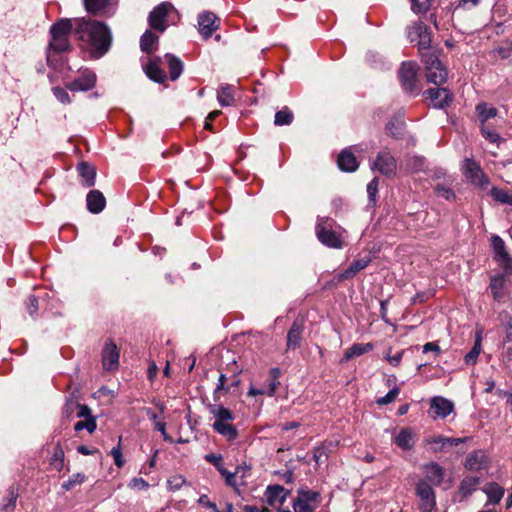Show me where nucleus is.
<instances>
[{"mask_svg": "<svg viewBox=\"0 0 512 512\" xmlns=\"http://www.w3.org/2000/svg\"><path fill=\"white\" fill-rule=\"evenodd\" d=\"M74 21V33L77 38L90 47L94 57H102L109 50L112 42L108 26L87 18H77Z\"/></svg>", "mask_w": 512, "mask_h": 512, "instance_id": "1", "label": "nucleus"}, {"mask_svg": "<svg viewBox=\"0 0 512 512\" xmlns=\"http://www.w3.org/2000/svg\"><path fill=\"white\" fill-rule=\"evenodd\" d=\"M210 412L215 419L213 423L214 430L229 440L235 439L237 429L233 425V413L221 405L212 406Z\"/></svg>", "mask_w": 512, "mask_h": 512, "instance_id": "2", "label": "nucleus"}, {"mask_svg": "<svg viewBox=\"0 0 512 512\" xmlns=\"http://www.w3.org/2000/svg\"><path fill=\"white\" fill-rule=\"evenodd\" d=\"M73 28L72 20L60 19L54 23L50 28L51 40L49 48L55 52H64L70 48L69 34Z\"/></svg>", "mask_w": 512, "mask_h": 512, "instance_id": "3", "label": "nucleus"}, {"mask_svg": "<svg viewBox=\"0 0 512 512\" xmlns=\"http://www.w3.org/2000/svg\"><path fill=\"white\" fill-rule=\"evenodd\" d=\"M422 60L426 68V77L429 82L435 85H441L447 80V69L434 53H422Z\"/></svg>", "mask_w": 512, "mask_h": 512, "instance_id": "4", "label": "nucleus"}, {"mask_svg": "<svg viewBox=\"0 0 512 512\" xmlns=\"http://www.w3.org/2000/svg\"><path fill=\"white\" fill-rule=\"evenodd\" d=\"M316 236L325 246L340 249L342 247V238L333 230V220L329 218H319L316 224Z\"/></svg>", "mask_w": 512, "mask_h": 512, "instance_id": "5", "label": "nucleus"}, {"mask_svg": "<svg viewBox=\"0 0 512 512\" xmlns=\"http://www.w3.org/2000/svg\"><path fill=\"white\" fill-rule=\"evenodd\" d=\"M416 496L419 498V509L421 512H435L436 497L433 488L424 480L416 484Z\"/></svg>", "mask_w": 512, "mask_h": 512, "instance_id": "6", "label": "nucleus"}, {"mask_svg": "<svg viewBox=\"0 0 512 512\" xmlns=\"http://www.w3.org/2000/svg\"><path fill=\"white\" fill-rule=\"evenodd\" d=\"M408 38L411 42L417 44L421 54L428 52H424V50H428L430 47L431 36L426 24L423 22L414 23L408 30Z\"/></svg>", "mask_w": 512, "mask_h": 512, "instance_id": "7", "label": "nucleus"}, {"mask_svg": "<svg viewBox=\"0 0 512 512\" xmlns=\"http://www.w3.org/2000/svg\"><path fill=\"white\" fill-rule=\"evenodd\" d=\"M418 66L415 62H404L399 71V78L403 89L408 93H417L416 76Z\"/></svg>", "mask_w": 512, "mask_h": 512, "instance_id": "8", "label": "nucleus"}, {"mask_svg": "<svg viewBox=\"0 0 512 512\" xmlns=\"http://www.w3.org/2000/svg\"><path fill=\"white\" fill-rule=\"evenodd\" d=\"M372 170H377L381 174L391 176L396 172V160L389 151H381L371 165Z\"/></svg>", "mask_w": 512, "mask_h": 512, "instance_id": "9", "label": "nucleus"}, {"mask_svg": "<svg viewBox=\"0 0 512 512\" xmlns=\"http://www.w3.org/2000/svg\"><path fill=\"white\" fill-rule=\"evenodd\" d=\"M173 9L172 4L168 2H163L155 7L150 15H149V24L150 26L158 30L159 32H164L166 29V18L170 10Z\"/></svg>", "mask_w": 512, "mask_h": 512, "instance_id": "10", "label": "nucleus"}, {"mask_svg": "<svg viewBox=\"0 0 512 512\" xmlns=\"http://www.w3.org/2000/svg\"><path fill=\"white\" fill-rule=\"evenodd\" d=\"M77 416L82 418L74 424L75 431L87 430L92 433L96 429L95 418L91 415V410L87 405L76 404Z\"/></svg>", "mask_w": 512, "mask_h": 512, "instance_id": "11", "label": "nucleus"}, {"mask_svg": "<svg viewBox=\"0 0 512 512\" xmlns=\"http://www.w3.org/2000/svg\"><path fill=\"white\" fill-rule=\"evenodd\" d=\"M426 99H429L435 108H444L453 99L452 94L446 88H429L425 91Z\"/></svg>", "mask_w": 512, "mask_h": 512, "instance_id": "12", "label": "nucleus"}, {"mask_svg": "<svg viewBox=\"0 0 512 512\" xmlns=\"http://www.w3.org/2000/svg\"><path fill=\"white\" fill-rule=\"evenodd\" d=\"M430 410L433 418L444 419L454 411V404L444 397L435 396L430 401Z\"/></svg>", "mask_w": 512, "mask_h": 512, "instance_id": "13", "label": "nucleus"}, {"mask_svg": "<svg viewBox=\"0 0 512 512\" xmlns=\"http://www.w3.org/2000/svg\"><path fill=\"white\" fill-rule=\"evenodd\" d=\"M102 363L105 370H114L119 365V349L112 340L105 343L102 352Z\"/></svg>", "mask_w": 512, "mask_h": 512, "instance_id": "14", "label": "nucleus"}, {"mask_svg": "<svg viewBox=\"0 0 512 512\" xmlns=\"http://www.w3.org/2000/svg\"><path fill=\"white\" fill-rule=\"evenodd\" d=\"M472 439L470 437H445L443 435H435L426 439V445H436L439 448H447L459 446L462 444L470 445Z\"/></svg>", "mask_w": 512, "mask_h": 512, "instance_id": "15", "label": "nucleus"}, {"mask_svg": "<svg viewBox=\"0 0 512 512\" xmlns=\"http://www.w3.org/2000/svg\"><path fill=\"white\" fill-rule=\"evenodd\" d=\"M95 83V73L89 70H85L77 79L69 82L67 84V88L70 91H88L95 86Z\"/></svg>", "mask_w": 512, "mask_h": 512, "instance_id": "16", "label": "nucleus"}, {"mask_svg": "<svg viewBox=\"0 0 512 512\" xmlns=\"http://www.w3.org/2000/svg\"><path fill=\"white\" fill-rule=\"evenodd\" d=\"M198 30L204 39L211 37L218 28L217 17L212 12H203L198 17Z\"/></svg>", "mask_w": 512, "mask_h": 512, "instance_id": "17", "label": "nucleus"}, {"mask_svg": "<svg viewBox=\"0 0 512 512\" xmlns=\"http://www.w3.org/2000/svg\"><path fill=\"white\" fill-rule=\"evenodd\" d=\"M462 169L464 175L474 183H478L480 185L487 183V179L484 177L480 165L473 159L466 158L464 160Z\"/></svg>", "mask_w": 512, "mask_h": 512, "instance_id": "18", "label": "nucleus"}, {"mask_svg": "<svg viewBox=\"0 0 512 512\" xmlns=\"http://www.w3.org/2000/svg\"><path fill=\"white\" fill-rule=\"evenodd\" d=\"M370 262H371V257L368 255L363 258L354 260L346 270L337 274V276H336L337 281L342 282L344 280L353 278L358 272L365 269L369 265Z\"/></svg>", "mask_w": 512, "mask_h": 512, "instance_id": "19", "label": "nucleus"}, {"mask_svg": "<svg viewBox=\"0 0 512 512\" xmlns=\"http://www.w3.org/2000/svg\"><path fill=\"white\" fill-rule=\"evenodd\" d=\"M288 495L289 491L281 485H269L265 491L267 503L271 506L282 505Z\"/></svg>", "mask_w": 512, "mask_h": 512, "instance_id": "20", "label": "nucleus"}, {"mask_svg": "<svg viewBox=\"0 0 512 512\" xmlns=\"http://www.w3.org/2000/svg\"><path fill=\"white\" fill-rule=\"evenodd\" d=\"M489 459L485 450H474L469 454L465 467L472 471L482 470L488 467Z\"/></svg>", "mask_w": 512, "mask_h": 512, "instance_id": "21", "label": "nucleus"}, {"mask_svg": "<svg viewBox=\"0 0 512 512\" xmlns=\"http://www.w3.org/2000/svg\"><path fill=\"white\" fill-rule=\"evenodd\" d=\"M337 164L340 170L345 172H354L359 164L350 148L341 151L338 156Z\"/></svg>", "mask_w": 512, "mask_h": 512, "instance_id": "22", "label": "nucleus"}, {"mask_svg": "<svg viewBox=\"0 0 512 512\" xmlns=\"http://www.w3.org/2000/svg\"><path fill=\"white\" fill-rule=\"evenodd\" d=\"M84 6L87 12L93 15H110L111 0H84Z\"/></svg>", "mask_w": 512, "mask_h": 512, "instance_id": "23", "label": "nucleus"}, {"mask_svg": "<svg viewBox=\"0 0 512 512\" xmlns=\"http://www.w3.org/2000/svg\"><path fill=\"white\" fill-rule=\"evenodd\" d=\"M87 209L93 214H98L105 208L106 199L99 190H91L86 197Z\"/></svg>", "mask_w": 512, "mask_h": 512, "instance_id": "24", "label": "nucleus"}, {"mask_svg": "<svg viewBox=\"0 0 512 512\" xmlns=\"http://www.w3.org/2000/svg\"><path fill=\"white\" fill-rule=\"evenodd\" d=\"M304 330L303 321L295 320L288 331L287 335V349L295 350L299 347Z\"/></svg>", "mask_w": 512, "mask_h": 512, "instance_id": "25", "label": "nucleus"}, {"mask_svg": "<svg viewBox=\"0 0 512 512\" xmlns=\"http://www.w3.org/2000/svg\"><path fill=\"white\" fill-rule=\"evenodd\" d=\"M508 276L509 275L503 273L494 275L490 278L489 288L495 301L500 302L503 300L505 295L503 290Z\"/></svg>", "mask_w": 512, "mask_h": 512, "instance_id": "26", "label": "nucleus"}, {"mask_svg": "<svg viewBox=\"0 0 512 512\" xmlns=\"http://www.w3.org/2000/svg\"><path fill=\"white\" fill-rule=\"evenodd\" d=\"M78 174L81 178V183L85 187H91L95 184L96 170L94 166L81 162L77 166Z\"/></svg>", "mask_w": 512, "mask_h": 512, "instance_id": "27", "label": "nucleus"}, {"mask_svg": "<svg viewBox=\"0 0 512 512\" xmlns=\"http://www.w3.org/2000/svg\"><path fill=\"white\" fill-rule=\"evenodd\" d=\"M144 71L149 79L157 83H163L167 78L165 71L160 68L157 60H150L144 67Z\"/></svg>", "mask_w": 512, "mask_h": 512, "instance_id": "28", "label": "nucleus"}, {"mask_svg": "<svg viewBox=\"0 0 512 512\" xmlns=\"http://www.w3.org/2000/svg\"><path fill=\"white\" fill-rule=\"evenodd\" d=\"M416 434L411 428H403L394 439V443L400 448H411L416 443L414 441Z\"/></svg>", "mask_w": 512, "mask_h": 512, "instance_id": "29", "label": "nucleus"}, {"mask_svg": "<svg viewBox=\"0 0 512 512\" xmlns=\"http://www.w3.org/2000/svg\"><path fill=\"white\" fill-rule=\"evenodd\" d=\"M480 483V479L478 477L474 476H468L465 477L459 486V494L461 495L462 499L467 498L470 496L478 487Z\"/></svg>", "mask_w": 512, "mask_h": 512, "instance_id": "30", "label": "nucleus"}, {"mask_svg": "<svg viewBox=\"0 0 512 512\" xmlns=\"http://www.w3.org/2000/svg\"><path fill=\"white\" fill-rule=\"evenodd\" d=\"M217 100L221 106H231L234 103V88L232 85L223 84L217 92Z\"/></svg>", "mask_w": 512, "mask_h": 512, "instance_id": "31", "label": "nucleus"}, {"mask_svg": "<svg viewBox=\"0 0 512 512\" xmlns=\"http://www.w3.org/2000/svg\"><path fill=\"white\" fill-rule=\"evenodd\" d=\"M373 349V345L371 343H357L353 344L350 348H348L343 356L342 361H349L354 357L361 356Z\"/></svg>", "mask_w": 512, "mask_h": 512, "instance_id": "32", "label": "nucleus"}, {"mask_svg": "<svg viewBox=\"0 0 512 512\" xmlns=\"http://www.w3.org/2000/svg\"><path fill=\"white\" fill-rule=\"evenodd\" d=\"M483 492L487 495L490 503L498 504L504 495V488L492 482L485 485Z\"/></svg>", "mask_w": 512, "mask_h": 512, "instance_id": "33", "label": "nucleus"}, {"mask_svg": "<svg viewBox=\"0 0 512 512\" xmlns=\"http://www.w3.org/2000/svg\"><path fill=\"white\" fill-rule=\"evenodd\" d=\"M482 350V331H478L475 335V341L472 349L465 355V363L467 365H474L477 362L478 356Z\"/></svg>", "mask_w": 512, "mask_h": 512, "instance_id": "34", "label": "nucleus"}, {"mask_svg": "<svg viewBox=\"0 0 512 512\" xmlns=\"http://www.w3.org/2000/svg\"><path fill=\"white\" fill-rule=\"evenodd\" d=\"M165 58L169 67L170 78L172 81H175L183 72V63L179 58L171 54H166Z\"/></svg>", "mask_w": 512, "mask_h": 512, "instance_id": "35", "label": "nucleus"}, {"mask_svg": "<svg viewBox=\"0 0 512 512\" xmlns=\"http://www.w3.org/2000/svg\"><path fill=\"white\" fill-rule=\"evenodd\" d=\"M425 474L429 481L439 485L443 480L444 471L438 464L431 463L425 467Z\"/></svg>", "mask_w": 512, "mask_h": 512, "instance_id": "36", "label": "nucleus"}, {"mask_svg": "<svg viewBox=\"0 0 512 512\" xmlns=\"http://www.w3.org/2000/svg\"><path fill=\"white\" fill-rule=\"evenodd\" d=\"M279 384H280L279 381L271 380L269 382V384L263 388H255V387L251 386L248 391V395L249 396L267 395V396L272 397L275 395Z\"/></svg>", "mask_w": 512, "mask_h": 512, "instance_id": "37", "label": "nucleus"}, {"mask_svg": "<svg viewBox=\"0 0 512 512\" xmlns=\"http://www.w3.org/2000/svg\"><path fill=\"white\" fill-rule=\"evenodd\" d=\"M158 42V36L147 30L140 39L141 50L147 54L153 52V45Z\"/></svg>", "mask_w": 512, "mask_h": 512, "instance_id": "38", "label": "nucleus"}, {"mask_svg": "<svg viewBox=\"0 0 512 512\" xmlns=\"http://www.w3.org/2000/svg\"><path fill=\"white\" fill-rule=\"evenodd\" d=\"M491 197L502 204L512 205V191L493 187L490 191Z\"/></svg>", "mask_w": 512, "mask_h": 512, "instance_id": "39", "label": "nucleus"}, {"mask_svg": "<svg viewBox=\"0 0 512 512\" xmlns=\"http://www.w3.org/2000/svg\"><path fill=\"white\" fill-rule=\"evenodd\" d=\"M476 111L479 119L482 123H485L491 118L496 117L497 110L492 106H488L486 103H480L476 106Z\"/></svg>", "mask_w": 512, "mask_h": 512, "instance_id": "40", "label": "nucleus"}, {"mask_svg": "<svg viewBox=\"0 0 512 512\" xmlns=\"http://www.w3.org/2000/svg\"><path fill=\"white\" fill-rule=\"evenodd\" d=\"M18 498V489L14 486H10L7 490V495L4 498L3 511L9 512L13 510L16 506V501Z\"/></svg>", "mask_w": 512, "mask_h": 512, "instance_id": "41", "label": "nucleus"}, {"mask_svg": "<svg viewBox=\"0 0 512 512\" xmlns=\"http://www.w3.org/2000/svg\"><path fill=\"white\" fill-rule=\"evenodd\" d=\"M293 113L284 107L282 110L276 112L274 123L277 126L289 125L293 121Z\"/></svg>", "mask_w": 512, "mask_h": 512, "instance_id": "42", "label": "nucleus"}, {"mask_svg": "<svg viewBox=\"0 0 512 512\" xmlns=\"http://www.w3.org/2000/svg\"><path fill=\"white\" fill-rule=\"evenodd\" d=\"M491 245L494 252V259H497L499 256L504 255L508 251L506 250V245L503 239L497 235L492 236Z\"/></svg>", "mask_w": 512, "mask_h": 512, "instance_id": "43", "label": "nucleus"}, {"mask_svg": "<svg viewBox=\"0 0 512 512\" xmlns=\"http://www.w3.org/2000/svg\"><path fill=\"white\" fill-rule=\"evenodd\" d=\"M297 498H299L300 500H302L308 504L316 503V502H318V500L320 498V493L316 492V491H310L307 489H300L298 491Z\"/></svg>", "mask_w": 512, "mask_h": 512, "instance_id": "44", "label": "nucleus"}, {"mask_svg": "<svg viewBox=\"0 0 512 512\" xmlns=\"http://www.w3.org/2000/svg\"><path fill=\"white\" fill-rule=\"evenodd\" d=\"M85 475L83 473H76L72 475L67 481L63 482L62 488L66 491L73 489L75 486L84 482Z\"/></svg>", "mask_w": 512, "mask_h": 512, "instance_id": "45", "label": "nucleus"}, {"mask_svg": "<svg viewBox=\"0 0 512 512\" xmlns=\"http://www.w3.org/2000/svg\"><path fill=\"white\" fill-rule=\"evenodd\" d=\"M495 261L502 267L504 270V274L511 275L512 274V257L509 253H505L504 255L499 256Z\"/></svg>", "mask_w": 512, "mask_h": 512, "instance_id": "46", "label": "nucleus"}, {"mask_svg": "<svg viewBox=\"0 0 512 512\" xmlns=\"http://www.w3.org/2000/svg\"><path fill=\"white\" fill-rule=\"evenodd\" d=\"M185 484L186 480L182 475H174L167 480V486L170 491H177Z\"/></svg>", "mask_w": 512, "mask_h": 512, "instance_id": "47", "label": "nucleus"}, {"mask_svg": "<svg viewBox=\"0 0 512 512\" xmlns=\"http://www.w3.org/2000/svg\"><path fill=\"white\" fill-rule=\"evenodd\" d=\"M481 134L486 140L494 144H499L502 140L501 136L496 131L486 126L481 127Z\"/></svg>", "mask_w": 512, "mask_h": 512, "instance_id": "48", "label": "nucleus"}, {"mask_svg": "<svg viewBox=\"0 0 512 512\" xmlns=\"http://www.w3.org/2000/svg\"><path fill=\"white\" fill-rule=\"evenodd\" d=\"M240 468L241 467L238 466L234 472H229L225 468H220L219 473L225 478V482L228 486L236 487L235 476L239 473Z\"/></svg>", "mask_w": 512, "mask_h": 512, "instance_id": "49", "label": "nucleus"}, {"mask_svg": "<svg viewBox=\"0 0 512 512\" xmlns=\"http://www.w3.org/2000/svg\"><path fill=\"white\" fill-rule=\"evenodd\" d=\"M293 509L294 512H315L316 507L296 498L293 502Z\"/></svg>", "mask_w": 512, "mask_h": 512, "instance_id": "50", "label": "nucleus"}, {"mask_svg": "<svg viewBox=\"0 0 512 512\" xmlns=\"http://www.w3.org/2000/svg\"><path fill=\"white\" fill-rule=\"evenodd\" d=\"M432 0H411L412 10L416 13L426 12L431 5Z\"/></svg>", "mask_w": 512, "mask_h": 512, "instance_id": "51", "label": "nucleus"}, {"mask_svg": "<svg viewBox=\"0 0 512 512\" xmlns=\"http://www.w3.org/2000/svg\"><path fill=\"white\" fill-rule=\"evenodd\" d=\"M398 395H399V389L395 387V388L391 389L385 396L378 398L376 402L378 405H381V406L387 405V404H390L393 401H395V399L397 398Z\"/></svg>", "mask_w": 512, "mask_h": 512, "instance_id": "52", "label": "nucleus"}, {"mask_svg": "<svg viewBox=\"0 0 512 512\" xmlns=\"http://www.w3.org/2000/svg\"><path fill=\"white\" fill-rule=\"evenodd\" d=\"M52 92L56 99L62 104H69L71 102L70 96L64 88L54 87Z\"/></svg>", "mask_w": 512, "mask_h": 512, "instance_id": "53", "label": "nucleus"}, {"mask_svg": "<svg viewBox=\"0 0 512 512\" xmlns=\"http://www.w3.org/2000/svg\"><path fill=\"white\" fill-rule=\"evenodd\" d=\"M402 126H403L402 121H398L397 123L390 121L386 125V131L389 135H391L393 137H398L401 134Z\"/></svg>", "mask_w": 512, "mask_h": 512, "instance_id": "54", "label": "nucleus"}, {"mask_svg": "<svg viewBox=\"0 0 512 512\" xmlns=\"http://www.w3.org/2000/svg\"><path fill=\"white\" fill-rule=\"evenodd\" d=\"M435 192L437 193L438 196L446 200H452L455 198L453 190L448 187L438 185L435 187Z\"/></svg>", "mask_w": 512, "mask_h": 512, "instance_id": "55", "label": "nucleus"}, {"mask_svg": "<svg viewBox=\"0 0 512 512\" xmlns=\"http://www.w3.org/2000/svg\"><path fill=\"white\" fill-rule=\"evenodd\" d=\"M26 309L31 316H34L38 310V299L31 295L26 300Z\"/></svg>", "mask_w": 512, "mask_h": 512, "instance_id": "56", "label": "nucleus"}, {"mask_svg": "<svg viewBox=\"0 0 512 512\" xmlns=\"http://www.w3.org/2000/svg\"><path fill=\"white\" fill-rule=\"evenodd\" d=\"M378 191V178H373L367 185V193L371 201H375V197Z\"/></svg>", "mask_w": 512, "mask_h": 512, "instance_id": "57", "label": "nucleus"}, {"mask_svg": "<svg viewBox=\"0 0 512 512\" xmlns=\"http://www.w3.org/2000/svg\"><path fill=\"white\" fill-rule=\"evenodd\" d=\"M205 459L212 463L218 471H220V468H224L222 465V456L220 454L210 453L205 455Z\"/></svg>", "mask_w": 512, "mask_h": 512, "instance_id": "58", "label": "nucleus"}, {"mask_svg": "<svg viewBox=\"0 0 512 512\" xmlns=\"http://www.w3.org/2000/svg\"><path fill=\"white\" fill-rule=\"evenodd\" d=\"M481 0H459L456 9L469 10L476 7Z\"/></svg>", "mask_w": 512, "mask_h": 512, "instance_id": "59", "label": "nucleus"}, {"mask_svg": "<svg viewBox=\"0 0 512 512\" xmlns=\"http://www.w3.org/2000/svg\"><path fill=\"white\" fill-rule=\"evenodd\" d=\"M148 416L155 422V428L162 433L164 437H166V423L163 421H157V415L155 413H151L148 411Z\"/></svg>", "mask_w": 512, "mask_h": 512, "instance_id": "60", "label": "nucleus"}, {"mask_svg": "<svg viewBox=\"0 0 512 512\" xmlns=\"http://www.w3.org/2000/svg\"><path fill=\"white\" fill-rule=\"evenodd\" d=\"M148 486V482L143 478H133L129 483V487L139 490L146 489Z\"/></svg>", "mask_w": 512, "mask_h": 512, "instance_id": "61", "label": "nucleus"}, {"mask_svg": "<svg viewBox=\"0 0 512 512\" xmlns=\"http://www.w3.org/2000/svg\"><path fill=\"white\" fill-rule=\"evenodd\" d=\"M198 503L202 506H205L209 509H212L213 511H216V504L212 501H210L209 497L206 494H203L199 497Z\"/></svg>", "mask_w": 512, "mask_h": 512, "instance_id": "62", "label": "nucleus"}, {"mask_svg": "<svg viewBox=\"0 0 512 512\" xmlns=\"http://www.w3.org/2000/svg\"><path fill=\"white\" fill-rule=\"evenodd\" d=\"M495 53L502 59H507L512 56V47H498Z\"/></svg>", "mask_w": 512, "mask_h": 512, "instance_id": "63", "label": "nucleus"}, {"mask_svg": "<svg viewBox=\"0 0 512 512\" xmlns=\"http://www.w3.org/2000/svg\"><path fill=\"white\" fill-rule=\"evenodd\" d=\"M403 351L397 352L394 355L387 354L386 359L389 361V363L393 366H398L402 360Z\"/></svg>", "mask_w": 512, "mask_h": 512, "instance_id": "64", "label": "nucleus"}]
</instances>
